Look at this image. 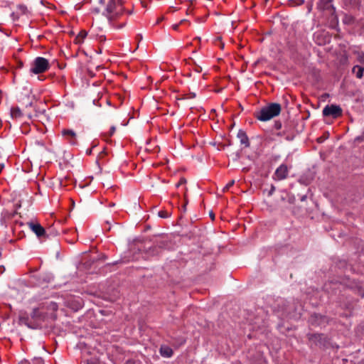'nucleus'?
Here are the masks:
<instances>
[{"mask_svg":"<svg viewBox=\"0 0 364 364\" xmlns=\"http://www.w3.org/2000/svg\"><path fill=\"white\" fill-rule=\"evenodd\" d=\"M58 309V304L50 301L48 305L41 304L39 306L33 308L29 314L26 311H21L18 315V324H24L31 329H41L44 322L49 319L52 321L57 319Z\"/></svg>","mask_w":364,"mask_h":364,"instance_id":"1","label":"nucleus"},{"mask_svg":"<svg viewBox=\"0 0 364 364\" xmlns=\"http://www.w3.org/2000/svg\"><path fill=\"white\" fill-rule=\"evenodd\" d=\"M282 106L279 103L272 102L261 108L254 114V116L259 121L266 122L279 115Z\"/></svg>","mask_w":364,"mask_h":364,"instance_id":"2","label":"nucleus"},{"mask_svg":"<svg viewBox=\"0 0 364 364\" xmlns=\"http://www.w3.org/2000/svg\"><path fill=\"white\" fill-rule=\"evenodd\" d=\"M49 67L50 65L47 59L43 57H38L34 60L33 66L30 69V73L41 74L48 70Z\"/></svg>","mask_w":364,"mask_h":364,"instance_id":"3","label":"nucleus"},{"mask_svg":"<svg viewBox=\"0 0 364 364\" xmlns=\"http://www.w3.org/2000/svg\"><path fill=\"white\" fill-rule=\"evenodd\" d=\"M27 225L40 240H45L48 239L46 229H45L39 223L30 221L27 223Z\"/></svg>","mask_w":364,"mask_h":364,"instance_id":"4","label":"nucleus"},{"mask_svg":"<svg viewBox=\"0 0 364 364\" xmlns=\"http://www.w3.org/2000/svg\"><path fill=\"white\" fill-rule=\"evenodd\" d=\"M343 110L339 105H326L323 109V115L324 117H331L337 119L342 116Z\"/></svg>","mask_w":364,"mask_h":364,"instance_id":"5","label":"nucleus"},{"mask_svg":"<svg viewBox=\"0 0 364 364\" xmlns=\"http://www.w3.org/2000/svg\"><path fill=\"white\" fill-rule=\"evenodd\" d=\"M341 284L338 282L330 281L324 284L323 287V290L328 294L333 296L341 292Z\"/></svg>","mask_w":364,"mask_h":364,"instance_id":"6","label":"nucleus"},{"mask_svg":"<svg viewBox=\"0 0 364 364\" xmlns=\"http://www.w3.org/2000/svg\"><path fill=\"white\" fill-rule=\"evenodd\" d=\"M307 337L316 346H325L327 343V337L323 333H308Z\"/></svg>","mask_w":364,"mask_h":364,"instance_id":"7","label":"nucleus"},{"mask_svg":"<svg viewBox=\"0 0 364 364\" xmlns=\"http://www.w3.org/2000/svg\"><path fill=\"white\" fill-rule=\"evenodd\" d=\"M333 0H319L316 4V8L321 12H334L336 8L331 4Z\"/></svg>","mask_w":364,"mask_h":364,"instance_id":"8","label":"nucleus"},{"mask_svg":"<svg viewBox=\"0 0 364 364\" xmlns=\"http://www.w3.org/2000/svg\"><path fill=\"white\" fill-rule=\"evenodd\" d=\"M65 303L66 306L73 311H77L82 309L84 305L83 299L80 297L68 299Z\"/></svg>","mask_w":364,"mask_h":364,"instance_id":"9","label":"nucleus"},{"mask_svg":"<svg viewBox=\"0 0 364 364\" xmlns=\"http://www.w3.org/2000/svg\"><path fill=\"white\" fill-rule=\"evenodd\" d=\"M309 321L311 324L314 326H318L324 323H328V318L327 316L317 313L311 314Z\"/></svg>","mask_w":364,"mask_h":364,"instance_id":"10","label":"nucleus"},{"mask_svg":"<svg viewBox=\"0 0 364 364\" xmlns=\"http://www.w3.org/2000/svg\"><path fill=\"white\" fill-rule=\"evenodd\" d=\"M274 174L278 180L285 179L288 176L287 166L286 164H282L276 169Z\"/></svg>","mask_w":364,"mask_h":364,"instance_id":"11","label":"nucleus"},{"mask_svg":"<svg viewBox=\"0 0 364 364\" xmlns=\"http://www.w3.org/2000/svg\"><path fill=\"white\" fill-rule=\"evenodd\" d=\"M62 134L63 136L66 137L68 143L72 145L77 144L76 134L74 131L65 129L62 131Z\"/></svg>","mask_w":364,"mask_h":364,"instance_id":"12","label":"nucleus"},{"mask_svg":"<svg viewBox=\"0 0 364 364\" xmlns=\"http://www.w3.org/2000/svg\"><path fill=\"white\" fill-rule=\"evenodd\" d=\"M119 1H120L119 6L117 10H115L114 11V14H110V15H107V18H108V20L110 23H113L124 11V8L123 7V1L122 0H119Z\"/></svg>","mask_w":364,"mask_h":364,"instance_id":"13","label":"nucleus"},{"mask_svg":"<svg viewBox=\"0 0 364 364\" xmlns=\"http://www.w3.org/2000/svg\"><path fill=\"white\" fill-rule=\"evenodd\" d=\"M120 4L119 0L117 1V2L115 1V0H109L108 4L106 7V13H103L105 16H107V15L113 14L114 11L117 10Z\"/></svg>","mask_w":364,"mask_h":364,"instance_id":"14","label":"nucleus"},{"mask_svg":"<svg viewBox=\"0 0 364 364\" xmlns=\"http://www.w3.org/2000/svg\"><path fill=\"white\" fill-rule=\"evenodd\" d=\"M330 15L329 17V26L332 29H334L337 31H340V28L338 27V17L336 14V10L334 12H331L328 14Z\"/></svg>","mask_w":364,"mask_h":364,"instance_id":"15","label":"nucleus"},{"mask_svg":"<svg viewBox=\"0 0 364 364\" xmlns=\"http://www.w3.org/2000/svg\"><path fill=\"white\" fill-rule=\"evenodd\" d=\"M237 136L238 139H240V144L242 145H244L245 148H247L250 146V143L249 141V138L245 131H243L242 129H240Z\"/></svg>","mask_w":364,"mask_h":364,"instance_id":"16","label":"nucleus"},{"mask_svg":"<svg viewBox=\"0 0 364 364\" xmlns=\"http://www.w3.org/2000/svg\"><path fill=\"white\" fill-rule=\"evenodd\" d=\"M160 353L163 357L170 358L173 355V351L172 348L168 346H161L160 348Z\"/></svg>","mask_w":364,"mask_h":364,"instance_id":"17","label":"nucleus"},{"mask_svg":"<svg viewBox=\"0 0 364 364\" xmlns=\"http://www.w3.org/2000/svg\"><path fill=\"white\" fill-rule=\"evenodd\" d=\"M143 252L147 255L148 257H154L159 255L161 251L159 250L156 246L154 245L148 249H144Z\"/></svg>","mask_w":364,"mask_h":364,"instance_id":"18","label":"nucleus"},{"mask_svg":"<svg viewBox=\"0 0 364 364\" xmlns=\"http://www.w3.org/2000/svg\"><path fill=\"white\" fill-rule=\"evenodd\" d=\"M60 234L59 230L55 228L54 225L46 229V235H48V239L52 237H56Z\"/></svg>","mask_w":364,"mask_h":364,"instance_id":"19","label":"nucleus"},{"mask_svg":"<svg viewBox=\"0 0 364 364\" xmlns=\"http://www.w3.org/2000/svg\"><path fill=\"white\" fill-rule=\"evenodd\" d=\"M355 18L350 14H344L342 19L343 23L345 25H353L355 23Z\"/></svg>","mask_w":364,"mask_h":364,"instance_id":"20","label":"nucleus"},{"mask_svg":"<svg viewBox=\"0 0 364 364\" xmlns=\"http://www.w3.org/2000/svg\"><path fill=\"white\" fill-rule=\"evenodd\" d=\"M87 32L85 30H81L78 35L75 37L74 41L75 43L80 44L82 43L83 40L86 38Z\"/></svg>","mask_w":364,"mask_h":364,"instance_id":"21","label":"nucleus"},{"mask_svg":"<svg viewBox=\"0 0 364 364\" xmlns=\"http://www.w3.org/2000/svg\"><path fill=\"white\" fill-rule=\"evenodd\" d=\"M352 72L355 74L358 78L360 79L363 76L364 68L360 65H355L352 69Z\"/></svg>","mask_w":364,"mask_h":364,"instance_id":"22","label":"nucleus"},{"mask_svg":"<svg viewBox=\"0 0 364 364\" xmlns=\"http://www.w3.org/2000/svg\"><path fill=\"white\" fill-rule=\"evenodd\" d=\"M132 259H131L129 256H124V257H122L119 260H116L112 263H108L107 265L114 266V265H117L119 264H126V263L129 262V261H131Z\"/></svg>","mask_w":364,"mask_h":364,"instance_id":"23","label":"nucleus"},{"mask_svg":"<svg viewBox=\"0 0 364 364\" xmlns=\"http://www.w3.org/2000/svg\"><path fill=\"white\" fill-rule=\"evenodd\" d=\"M11 116L13 118H18L23 116V113L19 107H12L11 109Z\"/></svg>","mask_w":364,"mask_h":364,"instance_id":"24","label":"nucleus"},{"mask_svg":"<svg viewBox=\"0 0 364 364\" xmlns=\"http://www.w3.org/2000/svg\"><path fill=\"white\" fill-rule=\"evenodd\" d=\"M336 267L341 270H345L348 268V262L345 259H338L336 262Z\"/></svg>","mask_w":364,"mask_h":364,"instance_id":"25","label":"nucleus"},{"mask_svg":"<svg viewBox=\"0 0 364 364\" xmlns=\"http://www.w3.org/2000/svg\"><path fill=\"white\" fill-rule=\"evenodd\" d=\"M154 245L156 246L159 249V250L161 251V249H164L167 245H168V242L167 241H165V240H160V241H158V240H156L154 241Z\"/></svg>","mask_w":364,"mask_h":364,"instance_id":"26","label":"nucleus"},{"mask_svg":"<svg viewBox=\"0 0 364 364\" xmlns=\"http://www.w3.org/2000/svg\"><path fill=\"white\" fill-rule=\"evenodd\" d=\"M364 141V131L362 132L361 135L358 136L355 138L354 142L355 143H361Z\"/></svg>","mask_w":364,"mask_h":364,"instance_id":"27","label":"nucleus"},{"mask_svg":"<svg viewBox=\"0 0 364 364\" xmlns=\"http://www.w3.org/2000/svg\"><path fill=\"white\" fill-rule=\"evenodd\" d=\"M158 215L161 218H166L169 217L170 214L165 210H161L159 212Z\"/></svg>","mask_w":364,"mask_h":364,"instance_id":"28","label":"nucleus"},{"mask_svg":"<svg viewBox=\"0 0 364 364\" xmlns=\"http://www.w3.org/2000/svg\"><path fill=\"white\" fill-rule=\"evenodd\" d=\"M234 183H235V181H234V180H232L231 181H230V182H229V183H228V184H227V185L223 188V192H225V191H228V190H229V188H230V187H232V186L234 185Z\"/></svg>","mask_w":364,"mask_h":364,"instance_id":"29","label":"nucleus"},{"mask_svg":"<svg viewBox=\"0 0 364 364\" xmlns=\"http://www.w3.org/2000/svg\"><path fill=\"white\" fill-rule=\"evenodd\" d=\"M282 127V122L279 121V120H277L274 122V128L277 130H279L281 129Z\"/></svg>","mask_w":364,"mask_h":364,"instance_id":"30","label":"nucleus"},{"mask_svg":"<svg viewBox=\"0 0 364 364\" xmlns=\"http://www.w3.org/2000/svg\"><path fill=\"white\" fill-rule=\"evenodd\" d=\"M18 9L21 11L22 14H26L27 11V8L24 5H19Z\"/></svg>","mask_w":364,"mask_h":364,"instance_id":"31","label":"nucleus"},{"mask_svg":"<svg viewBox=\"0 0 364 364\" xmlns=\"http://www.w3.org/2000/svg\"><path fill=\"white\" fill-rule=\"evenodd\" d=\"M274 191H275V186L273 184H271L270 189L268 191V196H272L273 194V193L274 192Z\"/></svg>","mask_w":364,"mask_h":364,"instance_id":"32","label":"nucleus"},{"mask_svg":"<svg viewBox=\"0 0 364 364\" xmlns=\"http://www.w3.org/2000/svg\"><path fill=\"white\" fill-rule=\"evenodd\" d=\"M186 183V179L185 178H181L179 182L176 184V187H179L180 186Z\"/></svg>","mask_w":364,"mask_h":364,"instance_id":"33","label":"nucleus"},{"mask_svg":"<svg viewBox=\"0 0 364 364\" xmlns=\"http://www.w3.org/2000/svg\"><path fill=\"white\" fill-rule=\"evenodd\" d=\"M107 258V256L105 255H101L100 257H97V259H93L92 262L98 260H105Z\"/></svg>","mask_w":364,"mask_h":364,"instance_id":"34","label":"nucleus"},{"mask_svg":"<svg viewBox=\"0 0 364 364\" xmlns=\"http://www.w3.org/2000/svg\"><path fill=\"white\" fill-rule=\"evenodd\" d=\"M116 128L114 126L111 127L109 136H111L115 132Z\"/></svg>","mask_w":364,"mask_h":364,"instance_id":"35","label":"nucleus"},{"mask_svg":"<svg viewBox=\"0 0 364 364\" xmlns=\"http://www.w3.org/2000/svg\"><path fill=\"white\" fill-rule=\"evenodd\" d=\"M299 181L301 183H303L304 185H308L309 184V182L308 181H306V180H304L303 178H300L299 180Z\"/></svg>","mask_w":364,"mask_h":364,"instance_id":"36","label":"nucleus"},{"mask_svg":"<svg viewBox=\"0 0 364 364\" xmlns=\"http://www.w3.org/2000/svg\"><path fill=\"white\" fill-rule=\"evenodd\" d=\"M124 364H135V362L134 360H132V359H129V360H127Z\"/></svg>","mask_w":364,"mask_h":364,"instance_id":"37","label":"nucleus"},{"mask_svg":"<svg viewBox=\"0 0 364 364\" xmlns=\"http://www.w3.org/2000/svg\"><path fill=\"white\" fill-rule=\"evenodd\" d=\"M294 135H287L286 136V139L288 140V141H291L294 139Z\"/></svg>","mask_w":364,"mask_h":364,"instance_id":"38","label":"nucleus"},{"mask_svg":"<svg viewBox=\"0 0 364 364\" xmlns=\"http://www.w3.org/2000/svg\"><path fill=\"white\" fill-rule=\"evenodd\" d=\"M196 97V94L194 92H190L188 94V97L187 98H194Z\"/></svg>","mask_w":364,"mask_h":364,"instance_id":"39","label":"nucleus"},{"mask_svg":"<svg viewBox=\"0 0 364 364\" xmlns=\"http://www.w3.org/2000/svg\"><path fill=\"white\" fill-rule=\"evenodd\" d=\"M95 146H93L91 149H87V150L86 151V154H87V155H90V154H92V149H93V148H95Z\"/></svg>","mask_w":364,"mask_h":364,"instance_id":"40","label":"nucleus"},{"mask_svg":"<svg viewBox=\"0 0 364 364\" xmlns=\"http://www.w3.org/2000/svg\"><path fill=\"white\" fill-rule=\"evenodd\" d=\"M164 18L163 16L159 18L156 21V24H159V23H161L162 21H164Z\"/></svg>","mask_w":364,"mask_h":364,"instance_id":"41","label":"nucleus"},{"mask_svg":"<svg viewBox=\"0 0 364 364\" xmlns=\"http://www.w3.org/2000/svg\"><path fill=\"white\" fill-rule=\"evenodd\" d=\"M285 134V132H278L276 134L277 136H282Z\"/></svg>","mask_w":364,"mask_h":364,"instance_id":"42","label":"nucleus"},{"mask_svg":"<svg viewBox=\"0 0 364 364\" xmlns=\"http://www.w3.org/2000/svg\"><path fill=\"white\" fill-rule=\"evenodd\" d=\"M136 39H137L139 41H141V39H142V35H141V34H138V35L136 36Z\"/></svg>","mask_w":364,"mask_h":364,"instance_id":"43","label":"nucleus"},{"mask_svg":"<svg viewBox=\"0 0 364 364\" xmlns=\"http://www.w3.org/2000/svg\"><path fill=\"white\" fill-rule=\"evenodd\" d=\"M210 217L211 218V219L213 220L215 219V214L213 213V211H211L210 213Z\"/></svg>","mask_w":364,"mask_h":364,"instance_id":"44","label":"nucleus"},{"mask_svg":"<svg viewBox=\"0 0 364 364\" xmlns=\"http://www.w3.org/2000/svg\"><path fill=\"white\" fill-rule=\"evenodd\" d=\"M178 26H179V24H174V25H173L172 28H173V29L176 31L178 29Z\"/></svg>","mask_w":364,"mask_h":364,"instance_id":"45","label":"nucleus"},{"mask_svg":"<svg viewBox=\"0 0 364 364\" xmlns=\"http://www.w3.org/2000/svg\"><path fill=\"white\" fill-rule=\"evenodd\" d=\"M181 210L183 212H186V204H183V205L182 206V208H181Z\"/></svg>","mask_w":364,"mask_h":364,"instance_id":"46","label":"nucleus"},{"mask_svg":"<svg viewBox=\"0 0 364 364\" xmlns=\"http://www.w3.org/2000/svg\"><path fill=\"white\" fill-rule=\"evenodd\" d=\"M93 11H94V12H95V13H97V14L100 13V9H98V8H95V9H94V10H93Z\"/></svg>","mask_w":364,"mask_h":364,"instance_id":"47","label":"nucleus"},{"mask_svg":"<svg viewBox=\"0 0 364 364\" xmlns=\"http://www.w3.org/2000/svg\"><path fill=\"white\" fill-rule=\"evenodd\" d=\"M306 199V195H304V196H301V201H304V200H305Z\"/></svg>","mask_w":364,"mask_h":364,"instance_id":"48","label":"nucleus"},{"mask_svg":"<svg viewBox=\"0 0 364 364\" xmlns=\"http://www.w3.org/2000/svg\"><path fill=\"white\" fill-rule=\"evenodd\" d=\"M317 140H318V142L321 143L323 141L324 139H322V137H320Z\"/></svg>","mask_w":364,"mask_h":364,"instance_id":"49","label":"nucleus"},{"mask_svg":"<svg viewBox=\"0 0 364 364\" xmlns=\"http://www.w3.org/2000/svg\"><path fill=\"white\" fill-rule=\"evenodd\" d=\"M4 167V165L3 164H0V173H1V171L3 170Z\"/></svg>","mask_w":364,"mask_h":364,"instance_id":"50","label":"nucleus"},{"mask_svg":"<svg viewBox=\"0 0 364 364\" xmlns=\"http://www.w3.org/2000/svg\"><path fill=\"white\" fill-rule=\"evenodd\" d=\"M224 46H225V44H224L223 43H222V42H221V43H220V48L223 49V48H224Z\"/></svg>","mask_w":364,"mask_h":364,"instance_id":"51","label":"nucleus"},{"mask_svg":"<svg viewBox=\"0 0 364 364\" xmlns=\"http://www.w3.org/2000/svg\"><path fill=\"white\" fill-rule=\"evenodd\" d=\"M304 3V0H299V2L297 3L298 5H301V4H303Z\"/></svg>","mask_w":364,"mask_h":364,"instance_id":"52","label":"nucleus"},{"mask_svg":"<svg viewBox=\"0 0 364 364\" xmlns=\"http://www.w3.org/2000/svg\"><path fill=\"white\" fill-rule=\"evenodd\" d=\"M32 105H33V102H29L28 103V105H26V107H27L28 106L31 107V106H32Z\"/></svg>","mask_w":364,"mask_h":364,"instance_id":"53","label":"nucleus"},{"mask_svg":"<svg viewBox=\"0 0 364 364\" xmlns=\"http://www.w3.org/2000/svg\"><path fill=\"white\" fill-rule=\"evenodd\" d=\"M311 8H312V5L311 4L308 7L309 12H310L311 11Z\"/></svg>","mask_w":364,"mask_h":364,"instance_id":"54","label":"nucleus"},{"mask_svg":"<svg viewBox=\"0 0 364 364\" xmlns=\"http://www.w3.org/2000/svg\"><path fill=\"white\" fill-rule=\"evenodd\" d=\"M18 67L19 68H22L23 67V63L22 62H19L18 63Z\"/></svg>","mask_w":364,"mask_h":364,"instance_id":"55","label":"nucleus"},{"mask_svg":"<svg viewBox=\"0 0 364 364\" xmlns=\"http://www.w3.org/2000/svg\"><path fill=\"white\" fill-rule=\"evenodd\" d=\"M105 0H100V3L101 4H105Z\"/></svg>","mask_w":364,"mask_h":364,"instance_id":"56","label":"nucleus"},{"mask_svg":"<svg viewBox=\"0 0 364 364\" xmlns=\"http://www.w3.org/2000/svg\"><path fill=\"white\" fill-rule=\"evenodd\" d=\"M242 171H248V169H247V168H243Z\"/></svg>","mask_w":364,"mask_h":364,"instance_id":"57","label":"nucleus"},{"mask_svg":"<svg viewBox=\"0 0 364 364\" xmlns=\"http://www.w3.org/2000/svg\"><path fill=\"white\" fill-rule=\"evenodd\" d=\"M124 25H125V23H123V24H122V25H119V28H122V27H123Z\"/></svg>","mask_w":364,"mask_h":364,"instance_id":"58","label":"nucleus"},{"mask_svg":"<svg viewBox=\"0 0 364 364\" xmlns=\"http://www.w3.org/2000/svg\"><path fill=\"white\" fill-rule=\"evenodd\" d=\"M235 125V123H233L232 125H230V129H232Z\"/></svg>","mask_w":364,"mask_h":364,"instance_id":"59","label":"nucleus"},{"mask_svg":"<svg viewBox=\"0 0 364 364\" xmlns=\"http://www.w3.org/2000/svg\"><path fill=\"white\" fill-rule=\"evenodd\" d=\"M184 204H186V205L188 204V200H186V199L185 200Z\"/></svg>","mask_w":364,"mask_h":364,"instance_id":"60","label":"nucleus"},{"mask_svg":"<svg viewBox=\"0 0 364 364\" xmlns=\"http://www.w3.org/2000/svg\"><path fill=\"white\" fill-rule=\"evenodd\" d=\"M289 202L293 203V200L291 198H289Z\"/></svg>","mask_w":364,"mask_h":364,"instance_id":"61","label":"nucleus"},{"mask_svg":"<svg viewBox=\"0 0 364 364\" xmlns=\"http://www.w3.org/2000/svg\"><path fill=\"white\" fill-rule=\"evenodd\" d=\"M114 203H111V204L109 205V206H114Z\"/></svg>","mask_w":364,"mask_h":364,"instance_id":"62","label":"nucleus"},{"mask_svg":"<svg viewBox=\"0 0 364 364\" xmlns=\"http://www.w3.org/2000/svg\"><path fill=\"white\" fill-rule=\"evenodd\" d=\"M24 364H29V363H28L27 361H25Z\"/></svg>","mask_w":364,"mask_h":364,"instance_id":"63","label":"nucleus"},{"mask_svg":"<svg viewBox=\"0 0 364 364\" xmlns=\"http://www.w3.org/2000/svg\"><path fill=\"white\" fill-rule=\"evenodd\" d=\"M237 156L238 158L240 157V154H239V153H237Z\"/></svg>","mask_w":364,"mask_h":364,"instance_id":"64","label":"nucleus"}]
</instances>
